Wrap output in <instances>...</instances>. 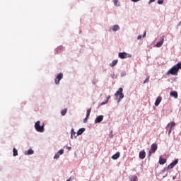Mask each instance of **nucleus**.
Wrapping results in <instances>:
<instances>
[{"label":"nucleus","instance_id":"obj_6","mask_svg":"<svg viewBox=\"0 0 181 181\" xmlns=\"http://www.w3.org/2000/svg\"><path fill=\"white\" fill-rule=\"evenodd\" d=\"M62 78H63V73H59L54 79L55 84H59L60 80H62Z\"/></svg>","mask_w":181,"mask_h":181},{"label":"nucleus","instance_id":"obj_13","mask_svg":"<svg viewBox=\"0 0 181 181\" xmlns=\"http://www.w3.org/2000/svg\"><path fill=\"white\" fill-rule=\"evenodd\" d=\"M120 156H121V153L117 152L115 154H114L112 156V159H114L115 160H117V159H118V158H119Z\"/></svg>","mask_w":181,"mask_h":181},{"label":"nucleus","instance_id":"obj_25","mask_svg":"<svg viewBox=\"0 0 181 181\" xmlns=\"http://www.w3.org/2000/svg\"><path fill=\"white\" fill-rule=\"evenodd\" d=\"M90 112H91V108L88 109L87 112H86V117H87V118H88V117H90Z\"/></svg>","mask_w":181,"mask_h":181},{"label":"nucleus","instance_id":"obj_17","mask_svg":"<svg viewBox=\"0 0 181 181\" xmlns=\"http://www.w3.org/2000/svg\"><path fill=\"white\" fill-rule=\"evenodd\" d=\"M73 136H74L75 138L77 137V136L76 135V132H74V129H71V139H73Z\"/></svg>","mask_w":181,"mask_h":181},{"label":"nucleus","instance_id":"obj_33","mask_svg":"<svg viewBox=\"0 0 181 181\" xmlns=\"http://www.w3.org/2000/svg\"><path fill=\"white\" fill-rule=\"evenodd\" d=\"M137 39H138V40L142 39V35H139V36L137 37Z\"/></svg>","mask_w":181,"mask_h":181},{"label":"nucleus","instance_id":"obj_3","mask_svg":"<svg viewBox=\"0 0 181 181\" xmlns=\"http://www.w3.org/2000/svg\"><path fill=\"white\" fill-rule=\"evenodd\" d=\"M177 73H179V69H177V67L176 65H174L168 72L167 76H169V74H171L172 76H177Z\"/></svg>","mask_w":181,"mask_h":181},{"label":"nucleus","instance_id":"obj_15","mask_svg":"<svg viewBox=\"0 0 181 181\" xmlns=\"http://www.w3.org/2000/svg\"><path fill=\"white\" fill-rule=\"evenodd\" d=\"M24 153L25 155H33V153H35V151H33V149H29L28 151H25Z\"/></svg>","mask_w":181,"mask_h":181},{"label":"nucleus","instance_id":"obj_23","mask_svg":"<svg viewBox=\"0 0 181 181\" xmlns=\"http://www.w3.org/2000/svg\"><path fill=\"white\" fill-rule=\"evenodd\" d=\"M66 113H67V109H64V110H62L61 111V115H62V116L66 115Z\"/></svg>","mask_w":181,"mask_h":181},{"label":"nucleus","instance_id":"obj_26","mask_svg":"<svg viewBox=\"0 0 181 181\" xmlns=\"http://www.w3.org/2000/svg\"><path fill=\"white\" fill-rule=\"evenodd\" d=\"M131 181H138V177L132 176L130 179Z\"/></svg>","mask_w":181,"mask_h":181},{"label":"nucleus","instance_id":"obj_2","mask_svg":"<svg viewBox=\"0 0 181 181\" xmlns=\"http://www.w3.org/2000/svg\"><path fill=\"white\" fill-rule=\"evenodd\" d=\"M175 127H176V122H171L166 125L165 129L168 131L169 136H170V134H172V131H173V129H175Z\"/></svg>","mask_w":181,"mask_h":181},{"label":"nucleus","instance_id":"obj_31","mask_svg":"<svg viewBox=\"0 0 181 181\" xmlns=\"http://www.w3.org/2000/svg\"><path fill=\"white\" fill-rule=\"evenodd\" d=\"M149 83V78H146V80L144 81V84Z\"/></svg>","mask_w":181,"mask_h":181},{"label":"nucleus","instance_id":"obj_14","mask_svg":"<svg viewBox=\"0 0 181 181\" xmlns=\"http://www.w3.org/2000/svg\"><path fill=\"white\" fill-rule=\"evenodd\" d=\"M170 95L171 97H174V98H177V97H179V95H177V92L176 91H171L170 93Z\"/></svg>","mask_w":181,"mask_h":181},{"label":"nucleus","instance_id":"obj_8","mask_svg":"<svg viewBox=\"0 0 181 181\" xmlns=\"http://www.w3.org/2000/svg\"><path fill=\"white\" fill-rule=\"evenodd\" d=\"M178 162H179V160L177 159L175 160V161H173L168 165V169H173V168H175V166L177 165Z\"/></svg>","mask_w":181,"mask_h":181},{"label":"nucleus","instance_id":"obj_11","mask_svg":"<svg viewBox=\"0 0 181 181\" xmlns=\"http://www.w3.org/2000/svg\"><path fill=\"white\" fill-rule=\"evenodd\" d=\"M165 41V39L163 38V37H161L160 41L158 42L156 44V47H161L162 45H163V42Z\"/></svg>","mask_w":181,"mask_h":181},{"label":"nucleus","instance_id":"obj_1","mask_svg":"<svg viewBox=\"0 0 181 181\" xmlns=\"http://www.w3.org/2000/svg\"><path fill=\"white\" fill-rule=\"evenodd\" d=\"M122 91H124V89L122 88H119L115 93V97L117 98V103H119V101L124 98V93H122Z\"/></svg>","mask_w":181,"mask_h":181},{"label":"nucleus","instance_id":"obj_22","mask_svg":"<svg viewBox=\"0 0 181 181\" xmlns=\"http://www.w3.org/2000/svg\"><path fill=\"white\" fill-rule=\"evenodd\" d=\"M13 156H18V150L15 148H13Z\"/></svg>","mask_w":181,"mask_h":181},{"label":"nucleus","instance_id":"obj_16","mask_svg":"<svg viewBox=\"0 0 181 181\" xmlns=\"http://www.w3.org/2000/svg\"><path fill=\"white\" fill-rule=\"evenodd\" d=\"M112 30L113 32H117V30H119V25H115L112 27Z\"/></svg>","mask_w":181,"mask_h":181},{"label":"nucleus","instance_id":"obj_12","mask_svg":"<svg viewBox=\"0 0 181 181\" xmlns=\"http://www.w3.org/2000/svg\"><path fill=\"white\" fill-rule=\"evenodd\" d=\"M162 101V97L158 96L155 102L156 107H158L159 104H160V102Z\"/></svg>","mask_w":181,"mask_h":181},{"label":"nucleus","instance_id":"obj_18","mask_svg":"<svg viewBox=\"0 0 181 181\" xmlns=\"http://www.w3.org/2000/svg\"><path fill=\"white\" fill-rule=\"evenodd\" d=\"M165 162H166V159L162 158V157H160L159 158L160 165H165Z\"/></svg>","mask_w":181,"mask_h":181},{"label":"nucleus","instance_id":"obj_19","mask_svg":"<svg viewBox=\"0 0 181 181\" xmlns=\"http://www.w3.org/2000/svg\"><path fill=\"white\" fill-rule=\"evenodd\" d=\"M84 131H86L85 128L79 129L78 131L77 132V136L81 135L83 134V132H84Z\"/></svg>","mask_w":181,"mask_h":181},{"label":"nucleus","instance_id":"obj_37","mask_svg":"<svg viewBox=\"0 0 181 181\" xmlns=\"http://www.w3.org/2000/svg\"><path fill=\"white\" fill-rule=\"evenodd\" d=\"M67 149H71V147H67Z\"/></svg>","mask_w":181,"mask_h":181},{"label":"nucleus","instance_id":"obj_10","mask_svg":"<svg viewBox=\"0 0 181 181\" xmlns=\"http://www.w3.org/2000/svg\"><path fill=\"white\" fill-rule=\"evenodd\" d=\"M139 156L140 159H144V158L146 157V152H145V151L144 150L140 151Z\"/></svg>","mask_w":181,"mask_h":181},{"label":"nucleus","instance_id":"obj_29","mask_svg":"<svg viewBox=\"0 0 181 181\" xmlns=\"http://www.w3.org/2000/svg\"><path fill=\"white\" fill-rule=\"evenodd\" d=\"M113 2L115 6H118V0H114Z\"/></svg>","mask_w":181,"mask_h":181},{"label":"nucleus","instance_id":"obj_24","mask_svg":"<svg viewBox=\"0 0 181 181\" xmlns=\"http://www.w3.org/2000/svg\"><path fill=\"white\" fill-rule=\"evenodd\" d=\"M175 66L177 67L178 71L179 70H181V62H179L177 64H175Z\"/></svg>","mask_w":181,"mask_h":181},{"label":"nucleus","instance_id":"obj_35","mask_svg":"<svg viewBox=\"0 0 181 181\" xmlns=\"http://www.w3.org/2000/svg\"><path fill=\"white\" fill-rule=\"evenodd\" d=\"M132 2H138V1H141V0H132Z\"/></svg>","mask_w":181,"mask_h":181},{"label":"nucleus","instance_id":"obj_27","mask_svg":"<svg viewBox=\"0 0 181 181\" xmlns=\"http://www.w3.org/2000/svg\"><path fill=\"white\" fill-rule=\"evenodd\" d=\"M58 153H59V155H63V153H64V150L61 149L58 151Z\"/></svg>","mask_w":181,"mask_h":181},{"label":"nucleus","instance_id":"obj_32","mask_svg":"<svg viewBox=\"0 0 181 181\" xmlns=\"http://www.w3.org/2000/svg\"><path fill=\"white\" fill-rule=\"evenodd\" d=\"M88 119V117H87V116H86V117L83 119L84 124H86L87 122Z\"/></svg>","mask_w":181,"mask_h":181},{"label":"nucleus","instance_id":"obj_34","mask_svg":"<svg viewBox=\"0 0 181 181\" xmlns=\"http://www.w3.org/2000/svg\"><path fill=\"white\" fill-rule=\"evenodd\" d=\"M145 36H146V32H144V33L143 35V37H145Z\"/></svg>","mask_w":181,"mask_h":181},{"label":"nucleus","instance_id":"obj_36","mask_svg":"<svg viewBox=\"0 0 181 181\" xmlns=\"http://www.w3.org/2000/svg\"><path fill=\"white\" fill-rule=\"evenodd\" d=\"M151 2H155V0H150L149 4H151Z\"/></svg>","mask_w":181,"mask_h":181},{"label":"nucleus","instance_id":"obj_4","mask_svg":"<svg viewBox=\"0 0 181 181\" xmlns=\"http://www.w3.org/2000/svg\"><path fill=\"white\" fill-rule=\"evenodd\" d=\"M35 129L37 132H45V126L42 125L40 126V121H37L35 124Z\"/></svg>","mask_w":181,"mask_h":181},{"label":"nucleus","instance_id":"obj_9","mask_svg":"<svg viewBox=\"0 0 181 181\" xmlns=\"http://www.w3.org/2000/svg\"><path fill=\"white\" fill-rule=\"evenodd\" d=\"M103 119H104V116L103 115H99L96 117V119H95V124H100V122H101V121H103Z\"/></svg>","mask_w":181,"mask_h":181},{"label":"nucleus","instance_id":"obj_21","mask_svg":"<svg viewBox=\"0 0 181 181\" xmlns=\"http://www.w3.org/2000/svg\"><path fill=\"white\" fill-rule=\"evenodd\" d=\"M117 63H118V60L117 59L113 60L110 64V66L114 67V66H117Z\"/></svg>","mask_w":181,"mask_h":181},{"label":"nucleus","instance_id":"obj_5","mask_svg":"<svg viewBox=\"0 0 181 181\" xmlns=\"http://www.w3.org/2000/svg\"><path fill=\"white\" fill-rule=\"evenodd\" d=\"M158 151V144H153L151 146V151H148V156H151L152 153H155Z\"/></svg>","mask_w":181,"mask_h":181},{"label":"nucleus","instance_id":"obj_28","mask_svg":"<svg viewBox=\"0 0 181 181\" xmlns=\"http://www.w3.org/2000/svg\"><path fill=\"white\" fill-rule=\"evenodd\" d=\"M59 158L60 156L58 153L55 154V156H54V159H59Z\"/></svg>","mask_w":181,"mask_h":181},{"label":"nucleus","instance_id":"obj_20","mask_svg":"<svg viewBox=\"0 0 181 181\" xmlns=\"http://www.w3.org/2000/svg\"><path fill=\"white\" fill-rule=\"evenodd\" d=\"M110 98H111V96L110 95H108L105 100V102H103L100 105H105V104H107L110 100Z\"/></svg>","mask_w":181,"mask_h":181},{"label":"nucleus","instance_id":"obj_30","mask_svg":"<svg viewBox=\"0 0 181 181\" xmlns=\"http://www.w3.org/2000/svg\"><path fill=\"white\" fill-rule=\"evenodd\" d=\"M158 4L162 5V4H163V0H158Z\"/></svg>","mask_w":181,"mask_h":181},{"label":"nucleus","instance_id":"obj_7","mask_svg":"<svg viewBox=\"0 0 181 181\" xmlns=\"http://www.w3.org/2000/svg\"><path fill=\"white\" fill-rule=\"evenodd\" d=\"M119 57L120 59H128V57H131V54H127V52H119Z\"/></svg>","mask_w":181,"mask_h":181}]
</instances>
